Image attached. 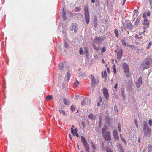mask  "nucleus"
Segmentation results:
<instances>
[{
    "label": "nucleus",
    "mask_w": 152,
    "mask_h": 152,
    "mask_svg": "<svg viewBox=\"0 0 152 152\" xmlns=\"http://www.w3.org/2000/svg\"><path fill=\"white\" fill-rule=\"evenodd\" d=\"M84 10L86 23L87 24H88L90 22V13L89 11L88 10V7L87 5L85 6Z\"/></svg>",
    "instance_id": "nucleus-2"
},
{
    "label": "nucleus",
    "mask_w": 152,
    "mask_h": 152,
    "mask_svg": "<svg viewBox=\"0 0 152 152\" xmlns=\"http://www.w3.org/2000/svg\"><path fill=\"white\" fill-rule=\"evenodd\" d=\"M105 121L106 123L107 124H110V118L108 116H106L105 117Z\"/></svg>",
    "instance_id": "nucleus-26"
},
{
    "label": "nucleus",
    "mask_w": 152,
    "mask_h": 152,
    "mask_svg": "<svg viewBox=\"0 0 152 152\" xmlns=\"http://www.w3.org/2000/svg\"><path fill=\"white\" fill-rule=\"evenodd\" d=\"M66 63L64 62H62L59 64V69L60 70H63L64 68V66L65 65Z\"/></svg>",
    "instance_id": "nucleus-18"
},
{
    "label": "nucleus",
    "mask_w": 152,
    "mask_h": 152,
    "mask_svg": "<svg viewBox=\"0 0 152 152\" xmlns=\"http://www.w3.org/2000/svg\"><path fill=\"white\" fill-rule=\"evenodd\" d=\"M95 0H91V2L92 3H94L95 2Z\"/></svg>",
    "instance_id": "nucleus-63"
},
{
    "label": "nucleus",
    "mask_w": 152,
    "mask_h": 152,
    "mask_svg": "<svg viewBox=\"0 0 152 152\" xmlns=\"http://www.w3.org/2000/svg\"><path fill=\"white\" fill-rule=\"evenodd\" d=\"M68 135H69V137L70 138V140H71L72 139V138H71V135L70 134H69Z\"/></svg>",
    "instance_id": "nucleus-62"
},
{
    "label": "nucleus",
    "mask_w": 152,
    "mask_h": 152,
    "mask_svg": "<svg viewBox=\"0 0 152 152\" xmlns=\"http://www.w3.org/2000/svg\"><path fill=\"white\" fill-rule=\"evenodd\" d=\"M126 28H128L129 30H132L134 27L133 25H132L131 23L130 22H127L126 23Z\"/></svg>",
    "instance_id": "nucleus-12"
},
{
    "label": "nucleus",
    "mask_w": 152,
    "mask_h": 152,
    "mask_svg": "<svg viewBox=\"0 0 152 152\" xmlns=\"http://www.w3.org/2000/svg\"><path fill=\"white\" fill-rule=\"evenodd\" d=\"M104 95L106 99H107L109 96L108 91L107 88H104L103 89Z\"/></svg>",
    "instance_id": "nucleus-9"
},
{
    "label": "nucleus",
    "mask_w": 152,
    "mask_h": 152,
    "mask_svg": "<svg viewBox=\"0 0 152 152\" xmlns=\"http://www.w3.org/2000/svg\"><path fill=\"white\" fill-rule=\"evenodd\" d=\"M149 2L151 6V7L152 8V0H149Z\"/></svg>",
    "instance_id": "nucleus-56"
},
{
    "label": "nucleus",
    "mask_w": 152,
    "mask_h": 152,
    "mask_svg": "<svg viewBox=\"0 0 152 152\" xmlns=\"http://www.w3.org/2000/svg\"><path fill=\"white\" fill-rule=\"evenodd\" d=\"M123 67L125 72L127 74L129 73L128 65L126 63H124L123 64Z\"/></svg>",
    "instance_id": "nucleus-7"
},
{
    "label": "nucleus",
    "mask_w": 152,
    "mask_h": 152,
    "mask_svg": "<svg viewBox=\"0 0 152 152\" xmlns=\"http://www.w3.org/2000/svg\"><path fill=\"white\" fill-rule=\"evenodd\" d=\"M63 101L65 104L66 105H68L70 104V102L69 101L67 100L65 98H64L63 99Z\"/></svg>",
    "instance_id": "nucleus-23"
},
{
    "label": "nucleus",
    "mask_w": 152,
    "mask_h": 152,
    "mask_svg": "<svg viewBox=\"0 0 152 152\" xmlns=\"http://www.w3.org/2000/svg\"><path fill=\"white\" fill-rule=\"evenodd\" d=\"M59 110L60 113L64 115H66V113H65V110H62V107H61V108H60Z\"/></svg>",
    "instance_id": "nucleus-24"
},
{
    "label": "nucleus",
    "mask_w": 152,
    "mask_h": 152,
    "mask_svg": "<svg viewBox=\"0 0 152 152\" xmlns=\"http://www.w3.org/2000/svg\"><path fill=\"white\" fill-rule=\"evenodd\" d=\"M92 44L93 48L96 50L98 51L99 50V45L97 46L96 45V44L94 42H92Z\"/></svg>",
    "instance_id": "nucleus-14"
},
{
    "label": "nucleus",
    "mask_w": 152,
    "mask_h": 152,
    "mask_svg": "<svg viewBox=\"0 0 152 152\" xmlns=\"http://www.w3.org/2000/svg\"><path fill=\"white\" fill-rule=\"evenodd\" d=\"M148 152H151L152 150V146L151 144L148 145Z\"/></svg>",
    "instance_id": "nucleus-28"
},
{
    "label": "nucleus",
    "mask_w": 152,
    "mask_h": 152,
    "mask_svg": "<svg viewBox=\"0 0 152 152\" xmlns=\"http://www.w3.org/2000/svg\"><path fill=\"white\" fill-rule=\"evenodd\" d=\"M107 127L105 125L103 127L102 129V134H104L105 133H106L107 132H108L107 131Z\"/></svg>",
    "instance_id": "nucleus-15"
},
{
    "label": "nucleus",
    "mask_w": 152,
    "mask_h": 152,
    "mask_svg": "<svg viewBox=\"0 0 152 152\" xmlns=\"http://www.w3.org/2000/svg\"><path fill=\"white\" fill-rule=\"evenodd\" d=\"M113 70L115 74H116V70L115 67H114L113 68Z\"/></svg>",
    "instance_id": "nucleus-49"
},
{
    "label": "nucleus",
    "mask_w": 152,
    "mask_h": 152,
    "mask_svg": "<svg viewBox=\"0 0 152 152\" xmlns=\"http://www.w3.org/2000/svg\"><path fill=\"white\" fill-rule=\"evenodd\" d=\"M84 147L85 148L86 151V152H90L89 145H86V146H84Z\"/></svg>",
    "instance_id": "nucleus-27"
},
{
    "label": "nucleus",
    "mask_w": 152,
    "mask_h": 152,
    "mask_svg": "<svg viewBox=\"0 0 152 152\" xmlns=\"http://www.w3.org/2000/svg\"><path fill=\"white\" fill-rule=\"evenodd\" d=\"M88 118L90 120H95V117H94L93 113L89 114L88 115Z\"/></svg>",
    "instance_id": "nucleus-20"
},
{
    "label": "nucleus",
    "mask_w": 152,
    "mask_h": 152,
    "mask_svg": "<svg viewBox=\"0 0 152 152\" xmlns=\"http://www.w3.org/2000/svg\"><path fill=\"white\" fill-rule=\"evenodd\" d=\"M64 45L65 48H69L68 45L65 41L64 42Z\"/></svg>",
    "instance_id": "nucleus-41"
},
{
    "label": "nucleus",
    "mask_w": 152,
    "mask_h": 152,
    "mask_svg": "<svg viewBox=\"0 0 152 152\" xmlns=\"http://www.w3.org/2000/svg\"><path fill=\"white\" fill-rule=\"evenodd\" d=\"M104 77H107V73H106V70H105L104 71Z\"/></svg>",
    "instance_id": "nucleus-51"
},
{
    "label": "nucleus",
    "mask_w": 152,
    "mask_h": 152,
    "mask_svg": "<svg viewBox=\"0 0 152 152\" xmlns=\"http://www.w3.org/2000/svg\"><path fill=\"white\" fill-rule=\"evenodd\" d=\"M71 131L72 134L74 136H75V135L77 133V128H75V129H73V128H71Z\"/></svg>",
    "instance_id": "nucleus-17"
},
{
    "label": "nucleus",
    "mask_w": 152,
    "mask_h": 152,
    "mask_svg": "<svg viewBox=\"0 0 152 152\" xmlns=\"http://www.w3.org/2000/svg\"><path fill=\"white\" fill-rule=\"evenodd\" d=\"M75 107L73 105H72L71 107V110L72 112H73L75 110Z\"/></svg>",
    "instance_id": "nucleus-34"
},
{
    "label": "nucleus",
    "mask_w": 152,
    "mask_h": 152,
    "mask_svg": "<svg viewBox=\"0 0 152 152\" xmlns=\"http://www.w3.org/2000/svg\"><path fill=\"white\" fill-rule=\"evenodd\" d=\"M118 150L120 152H124V150L122 147V146L120 145L119 144L118 145Z\"/></svg>",
    "instance_id": "nucleus-21"
},
{
    "label": "nucleus",
    "mask_w": 152,
    "mask_h": 152,
    "mask_svg": "<svg viewBox=\"0 0 152 152\" xmlns=\"http://www.w3.org/2000/svg\"><path fill=\"white\" fill-rule=\"evenodd\" d=\"M52 99V96L50 95H48L46 99L48 100H49L51 99Z\"/></svg>",
    "instance_id": "nucleus-39"
},
{
    "label": "nucleus",
    "mask_w": 152,
    "mask_h": 152,
    "mask_svg": "<svg viewBox=\"0 0 152 152\" xmlns=\"http://www.w3.org/2000/svg\"><path fill=\"white\" fill-rule=\"evenodd\" d=\"M135 37L136 39H138L140 40H141L143 38V36H141L140 37H139V35L137 34H136L135 36Z\"/></svg>",
    "instance_id": "nucleus-25"
},
{
    "label": "nucleus",
    "mask_w": 152,
    "mask_h": 152,
    "mask_svg": "<svg viewBox=\"0 0 152 152\" xmlns=\"http://www.w3.org/2000/svg\"><path fill=\"white\" fill-rule=\"evenodd\" d=\"M134 121H135V125L137 127V126H138V124L137 123V121L136 119H135L134 120Z\"/></svg>",
    "instance_id": "nucleus-53"
},
{
    "label": "nucleus",
    "mask_w": 152,
    "mask_h": 152,
    "mask_svg": "<svg viewBox=\"0 0 152 152\" xmlns=\"http://www.w3.org/2000/svg\"><path fill=\"white\" fill-rule=\"evenodd\" d=\"M79 53L81 55H83L84 53L83 51V49L82 48H80V50L79 52Z\"/></svg>",
    "instance_id": "nucleus-36"
},
{
    "label": "nucleus",
    "mask_w": 152,
    "mask_h": 152,
    "mask_svg": "<svg viewBox=\"0 0 152 152\" xmlns=\"http://www.w3.org/2000/svg\"><path fill=\"white\" fill-rule=\"evenodd\" d=\"M83 143V144L84 145V146H86V145H88V144H87V142H84Z\"/></svg>",
    "instance_id": "nucleus-52"
},
{
    "label": "nucleus",
    "mask_w": 152,
    "mask_h": 152,
    "mask_svg": "<svg viewBox=\"0 0 152 152\" xmlns=\"http://www.w3.org/2000/svg\"><path fill=\"white\" fill-rule=\"evenodd\" d=\"M118 128L119 131L120 132L121 131V125L120 123H118Z\"/></svg>",
    "instance_id": "nucleus-44"
},
{
    "label": "nucleus",
    "mask_w": 152,
    "mask_h": 152,
    "mask_svg": "<svg viewBox=\"0 0 152 152\" xmlns=\"http://www.w3.org/2000/svg\"><path fill=\"white\" fill-rule=\"evenodd\" d=\"M90 78L91 80V86L93 87L92 88H94L95 87V85L98 84L99 81L98 80H96L94 75H91Z\"/></svg>",
    "instance_id": "nucleus-3"
},
{
    "label": "nucleus",
    "mask_w": 152,
    "mask_h": 152,
    "mask_svg": "<svg viewBox=\"0 0 152 152\" xmlns=\"http://www.w3.org/2000/svg\"><path fill=\"white\" fill-rule=\"evenodd\" d=\"M140 22V19L138 18L136 20V21L135 23V25L136 26Z\"/></svg>",
    "instance_id": "nucleus-33"
},
{
    "label": "nucleus",
    "mask_w": 152,
    "mask_h": 152,
    "mask_svg": "<svg viewBox=\"0 0 152 152\" xmlns=\"http://www.w3.org/2000/svg\"><path fill=\"white\" fill-rule=\"evenodd\" d=\"M77 26V23H73L70 28V31H72L74 30V32L76 33L78 30Z\"/></svg>",
    "instance_id": "nucleus-5"
},
{
    "label": "nucleus",
    "mask_w": 152,
    "mask_h": 152,
    "mask_svg": "<svg viewBox=\"0 0 152 152\" xmlns=\"http://www.w3.org/2000/svg\"><path fill=\"white\" fill-rule=\"evenodd\" d=\"M123 50L121 49L117 53V58L118 59L120 60L121 58L122 55Z\"/></svg>",
    "instance_id": "nucleus-11"
},
{
    "label": "nucleus",
    "mask_w": 152,
    "mask_h": 152,
    "mask_svg": "<svg viewBox=\"0 0 152 152\" xmlns=\"http://www.w3.org/2000/svg\"><path fill=\"white\" fill-rule=\"evenodd\" d=\"M113 135L114 136V139L118 140L119 139V136L117 133V131L116 130H113Z\"/></svg>",
    "instance_id": "nucleus-10"
},
{
    "label": "nucleus",
    "mask_w": 152,
    "mask_h": 152,
    "mask_svg": "<svg viewBox=\"0 0 152 152\" xmlns=\"http://www.w3.org/2000/svg\"><path fill=\"white\" fill-rule=\"evenodd\" d=\"M117 86H118V83H117L114 86V88H115L116 89L117 87Z\"/></svg>",
    "instance_id": "nucleus-57"
},
{
    "label": "nucleus",
    "mask_w": 152,
    "mask_h": 152,
    "mask_svg": "<svg viewBox=\"0 0 152 152\" xmlns=\"http://www.w3.org/2000/svg\"><path fill=\"white\" fill-rule=\"evenodd\" d=\"M126 1V0H123V3L122 4L123 5L124 4H125Z\"/></svg>",
    "instance_id": "nucleus-61"
},
{
    "label": "nucleus",
    "mask_w": 152,
    "mask_h": 152,
    "mask_svg": "<svg viewBox=\"0 0 152 152\" xmlns=\"http://www.w3.org/2000/svg\"><path fill=\"white\" fill-rule=\"evenodd\" d=\"M81 10V8L80 7H77L75 8L74 10L75 12H77L78 11H80Z\"/></svg>",
    "instance_id": "nucleus-35"
},
{
    "label": "nucleus",
    "mask_w": 152,
    "mask_h": 152,
    "mask_svg": "<svg viewBox=\"0 0 152 152\" xmlns=\"http://www.w3.org/2000/svg\"><path fill=\"white\" fill-rule=\"evenodd\" d=\"M81 138L82 143L87 142L86 139L83 136H82L81 137Z\"/></svg>",
    "instance_id": "nucleus-32"
},
{
    "label": "nucleus",
    "mask_w": 152,
    "mask_h": 152,
    "mask_svg": "<svg viewBox=\"0 0 152 152\" xmlns=\"http://www.w3.org/2000/svg\"><path fill=\"white\" fill-rule=\"evenodd\" d=\"M107 65H106V67H107V71H108V73H109V72H110V69H109V67H107Z\"/></svg>",
    "instance_id": "nucleus-55"
},
{
    "label": "nucleus",
    "mask_w": 152,
    "mask_h": 152,
    "mask_svg": "<svg viewBox=\"0 0 152 152\" xmlns=\"http://www.w3.org/2000/svg\"><path fill=\"white\" fill-rule=\"evenodd\" d=\"M114 33L115 35V36L117 37H118L119 36L118 32L117 29L115 28L114 30Z\"/></svg>",
    "instance_id": "nucleus-31"
},
{
    "label": "nucleus",
    "mask_w": 152,
    "mask_h": 152,
    "mask_svg": "<svg viewBox=\"0 0 152 152\" xmlns=\"http://www.w3.org/2000/svg\"><path fill=\"white\" fill-rule=\"evenodd\" d=\"M150 66V63L148 61H146L144 65L143 66V69H148Z\"/></svg>",
    "instance_id": "nucleus-13"
},
{
    "label": "nucleus",
    "mask_w": 152,
    "mask_h": 152,
    "mask_svg": "<svg viewBox=\"0 0 152 152\" xmlns=\"http://www.w3.org/2000/svg\"><path fill=\"white\" fill-rule=\"evenodd\" d=\"M152 44V42L151 41H150L149 42L148 46L146 48L147 49H149L151 45Z\"/></svg>",
    "instance_id": "nucleus-40"
},
{
    "label": "nucleus",
    "mask_w": 152,
    "mask_h": 152,
    "mask_svg": "<svg viewBox=\"0 0 152 152\" xmlns=\"http://www.w3.org/2000/svg\"><path fill=\"white\" fill-rule=\"evenodd\" d=\"M144 132V137H150L151 134V129L148 127V125L146 121H144L142 126Z\"/></svg>",
    "instance_id": "nucleus-1"
},
{
    "label": "nucleus",
    "mask_w": 152,
    "mask_h": 152,
    "mask_svg": "<svg viewBox=\"0 0 152 152\" xmlns=\"http://www.w3.org/2000/svg\"><path fill=\"white\" fill-rule=\"evenodd\" d=\"M97 25V22L94 23V27L95 28H96Z\"/></svg>",
    "instance_id": "nucleus-47"
},
{
    "label": "nucleus",
    "mask_w": 152,
    "mask_h": 152,
    "mask_svg": "<svg viewBox=\"0 0 152 152\" xmlns=\"http://www.w3.org/2000/svg\"><path fill=\"white\" fill-rule=\"evenodd\" d=\"M121 93L122 96V97L124 99L125 97L124 90V89H122L121 91Z\"/></svg>",
    "instance_id": "nucleus-29"
},
{
    "label": "nucleus",
    "mask_w": 152,
    "mask_h": 152,
    "mask_svg": "<svg viewBox=\"0 0 152 152\" xmlns=\"http://www.w3.org/2000/svg\"><path fill=\"white\" fill-rule=\"evenodd\" d=\"M92 148L93 149H95L96 148V147L95 145L92 143Z\"/></svg>",
    "instance_id": "nucleus-50"
},
{
    "label": "nucleus",
    "mask_w": 152,
    "mask_h": 152,
    "mask_svg": "<svg viewBox=\"0 0 152 152\" xmlns=\"http://www.w3.org/2000/svg\"><path fill=\"white\" fill-rule=\"evenodd\" d=\"M127 47L131 48L132 50H133L134 48H135L134 46L131 45H128Z\"/></svg>",
    "instance_id": "nucleus-37"
},
{
    "label": "nucleus",
    "mask_w": 152,
    "mask_h": 152,
    "mask_svg": "<svg viewBox=\"0 0 152 152\" xmlns=\"http://www.w3.org/2000/svg\"><path fill=\"white\" fill-rule=\"evenodd\" d=\"M99 123L101 124V117H100L99 118Z\"/></svg>",
    "instance_id": "nucleus-59"
},
{
    "label": "nucleus",
    "mask_w": 152,
    "mask_h": 152,
    "mask_svg": "<svg viewBox=\"0 0 152 152\" xmlns=\"http://www.w3.org/2000/svg\"><path fill=\"white\" fill-rule=\"evenodd\" d=\"M101 37H95L94 39L92 42L95 43L96 44L99 45L100 43H101Z\"/></svg>",
    "instance_id": "nucleus-8"
},
{
    "label": "nucleus",
    "mask_w": 152,
    "mask_h": 152,
    "mask_svg": "<svg viewBox=\"0 0 152 152\" xmlns=\"http://www.w3.org/2000/svg\"><path fill=\"white\" fill-rule=\"evenodd\" d=\"M89 102V100L88 99H86L82 101L81 104L82 106H84L86 104V103L88 104V103Z\"/></svg>",
    "instance_id": "nucleus-16"
},
{
    "label": "nucleus",
    "mask_w": 152,
    "mask_h": 152,
    "mask_svg": "<svg viewBox=\"0 0 152 152\" xmlns=\"http://www.w3.org/2000/svg\"><path fill=\"white\" fill-rule=\"evenodd\" d=\"M148 124L151 126L152 125V119H150L149 120Z\"/></svg>",
    "instance_id": "nucleus-42"
},
{
    "label": "nucleus",
    "mask_w": 152,
    "mask_h": 152,
    "mask_svg": "<svg viewBox=\"0 0 152 152\" xmlns=\"http://www.w3.org/2000/svg\"><path fill=\"white\" fill-rule=\"evenodd\" d=\"M94 23L97 22V19L96 17L95 16L94 18Z\"/></svg>",
    "instance_id": "nucleus-43"
},
{
    "label": "nucleus",
    "mask_w": 152,
    "mask_h": 152,
    "mask_svg": "<svg viewBox=\"0 0 152 152\" xmlns=\"http://www.w3.org/2000/svg\"><path fill=\"white\" fill-rule=\"evenodd\" d=\"M66 77H70V73L69 72H68L67 75H66Z\"/></svg>",
    "instance_id": "nucleus-54"
},
{
    "label": "nucleus",
    "mask_w": 152,
    "mask_h": 152,
    "mask_svg": "<svg viewBox=\"0 0 152 152\" xmlns=\"http://www.w3.org/2000/svg\"><path fill=\"white\" fill-rule=\"evenodd\" d=\"M105 39H106V37H105L104 36H103L102 38L101 37V41L102 40L104 41V40H105Z\"/></svg>",
    "instance_id": "nucleus-45"
},
{
    "label": "nucleus",
    "mask_w": 152,
    "mask_h": 152,
    "mask_svg": "<svg viewBox=\"0 0 152 152\" xmlns=\"http://www.w3.org/2000/svg\"><path fill=\"white\" fill-rule=\"evenodd\" d=\"M99 101H100V102H102V99L101 96H100V100Z\"/></svg>",
    "instance_id": "nucleus-60"
},
{
    "label": "nucleus",
    "mask_w": 152,
    "mask_h": 152,
    "mask_svg": "<svg viewBox=\"0 0 152 152\" xmlns=\"http://www.w3.org/2000/svg\"><path fill=\"white\" fill-rule=\"evenodd\" d=\"M123 142H124V143H126V141L125 140H124V139H123Z\"/></svg>",
    "instance_id": "nucleus-64"
},
{
    "label": "nucleus",
    "mask_w": 152,
    "mask_h": 152,
    "mask_svg": "<svg viewBox=\"0 0 152 152\" xmlns=\"http://www.w3.org/2000/svg\"><path fill=\"white\" fill-rule=\"evenodd\" d=\"M142 83V77H139L137 80V81L135 82L136 86L137 88H139L141 85Z\"/></svg>",
    "instance_id": "nucleus-6"
},
{
    "label": "nucleus",
    "mask_w": 152,
    "mask_h": 152,
    "mask_svg": "<svg viewBox=\"0 0 152 152\" xmlns=\"http://www.w3.org/2000/svg\"><path fill=\"white\" fill-rule=\"evenodd\" d=\"M102 135L106 141H109L111 140V137L109 132H107L106 133Z\"/></svg>",
    "instance_id": "nucleus-4"
},
{
    "label": "nucleus",
    "mask_w": 152,
    "mask_h": 152,
    "mask_svg": "<svg viewBox=\"0 0 152 152\" xmlns=\"http://www.w3.org/2000/svg\"><path fill=\"white\" fill-rule=\"evenodd\" d=\"M62 17L63 19L64 20H66L67 19V17L66 16V12L64 11V8L63 9V12H62Z\"/></svg>",
    "instance_id": "nucleus-19"
},
{
    "label": "nucleus",
    "mask_w": 152,
    "mask_h": 152,
    "mask_svg": "<svg viewBox=\"0 0 152 152\" xmlns=\"http://www.w3.org/2000/svg\"><path fill=\"white\" fill-rule=\"evenodd\" d=\"M106 50V49L105 48H103L102 49V52H104Z\"/></svg>",
    "instance_id": "nucleus-46"
},
{
    "label": "nucleus",
    "mask_w": 152,
    "mask_h": 152,
    "mask_svg": "<svg viewBox=\"0 0 152 152\" xmlns=\"http://www.w3.org/2000/svg\"><path fill=\"white\" fill-rule=\"evenodd\" d=\"M143 24L144 25L148 26L149 24V23L147 19H145L143 21Z\"/></svg>",
    "instance_id": "nucleus-22"
},
{
    "label": "nucleus",
    "mask_w": 152,
    "mask_h": 152,
    "mask_svg": "<svg viewBox=\"0 0 152 152\" xmlns=\"http://www.w3.org/2000/svg\"><path fill=\"white\" fill-rule=\"evenodd\" d=\"M107 152H113L110 149H108L107 150Z\"/></svg>",
    "instance_id": "nucleus-48"
},
{
    "label": "nucleus",
    "mask_w": 152,
    "mask_h": 152,
    "mask_svg": "<svg viewBox=\"0 0 152 152\" xmlns=\"http://www.w3.org/2000/svg\"><path fill=\"white\" fill-rule=\"evenodd\" d=\"M125 39H122L121 40V42L122 45H123V46H126V42H125Z\"/></svg>",
    "instance_id": "nucleus-30"
},
{
    "label": "nucleus",
    "mask_w": 152,
    "mask_h": 152,
    "mask_svg": "<svg viewBox=\"0 0 152 152\" xmlns=\"http://www.w3.org/2000/svg\"><path fill=\"white\" fill-rule=\"evenodd\" d=\"M101 102H100V101H99L98 103H97V106L98 107H99L100 106V103H101Z\"/></svg>",
    "instance_id": "nucleus-58"
},
{
    "label": "nucleus",
    "mask_w": 152,
    "mask_h": 152,
    "mask_svg": "<svg viewBox=\"0 0 152 152\" xmlns=\"http://www.w3.org/2000/svg\"><path fill=\"white\" fill-rule=\"evenodd\" d=\"M148 27H142V29L143 30V32H142L143 33H142V34L143 35V36H144V33L146 31H145V28H147Z\"/></svg>",
    "instance_id": "nucleus-38"
}]
</instances>
